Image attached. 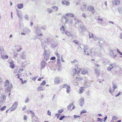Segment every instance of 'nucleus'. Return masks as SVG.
<instances>
[{
  "mask_svg": "<svg viewBox=\"0 0 122 122\" xmlns=\"http://www.w3.org/2000/svg\"><path fill=\"white\" fill-rule=\"evenodd\" d=\"M80 71H81L82 74L84 75L88 72L87 70L86 69H83L81 70L80 68H74L73 70V75H75L76 74H79Z\"/></svg>",
  "mask_w": 122,
  "mask_h": 122,
  "instance_id": "nucleus-1",
  "label": "nucleus"
},
{
  "mask_svg": "<svg viewBox=\"0 0 122 122\" xmlns=\"http://www.w3.org/2000/svg\"><path fill=\"white\" fill-rule=\"evenodd\" d=\"M4 87L5 88V92H8L11 90V89L12 88L13 86L11 84H10L9 81L8 80H6L5 82Z\"/></svg>",
  "mask_w": 122,
  "mask_h": 122,
  "instance_id": "nucleus-2",
  "label": "nucleus"
},
{
  "mask_svg": "<svg viewBox=\"0 0 122 122\" xmlns=\"http://www.w3.org/2000/svg\"><path fill=\"white\" fill-rule=\"evenodd\" d=\"M97 23L99 25L102 26H105L106 24L103 22V19L102 18H100V16H98V19L97 20Z\"/></svg>",
  "mask_w": 122,
  "mask_h": 122,
  "instance_id": "nucleus-3",
  "label": "nucleus"
},
{
  "mask_svg": "<svg viewBox=\"0 0 122 122\" xmlns=\"http://www.w3.org/2000/svg\"><path fill=\"white\" fill-rule=\"evenodd\" d=\"M95 41H98L99 45L100 46H102V44L103 43L104 40L103 39H101L98 38H96L94 39Z\"/></svg>",
  "mask_w": 122,
  "mask_h": 122,
  "instance_id": "nucleus-4",
  "label": "nucleus"
},
{
  "mask_svg": "<svg viewBox=\"0 0 122 122\" xmlns=\"http://www.w3.org/2000/svg\"><path fill=\"white\" fill-rule=\"evenodd\" d=\"M18 103L17 102H15L10 108V110L11 111H13L17 108L18 106Z\"/></svg>",
  "mask_w": 122,
  "mask_h": 122,
  "instance_id": "nucleus-5",
  "label": "nucleus"
},
{
  "mask_svg": "<svg viewBox=\"0 0 122 122\" xmlns=\"http://www.w3.org/2000/svg\"><path fill=\"white\" fill-rule=\"evenodd\" d=\"M84 47V55H89V54L88 52H87V53H86V50L88 49V46H87L84 45V46L83 45Z\"/></svg>",
  "mask_w": 122,
  "mask_h": 122,
  "instance_id": "nucleus-6",
  "label": "nucleus"
},
{
  "mask_svg": "<svg viewBox=\"0 0 122 122\" xmlns=\"http://www.w3.org/2000/svg\"><path fill=\"white\" fill-rule=\"evenodd\" d=\"M47 51L46 50L44 51V53L43 54V55H44V58L45 59H46V61H47L49 58V55L47 54Z\"/></svg>",
  "mask_w": 122,
  "mask_h": 122,
  "instance_id": "nucleus-7",
  "label": "nucleus"
},
{
  "mask_svg": "<svg viewBox=\"0 0 122 122\" xmlns=\"http://www.w3.org/2000/svg\"><path fill=\"white\" fill-rule=\"evenodd\" d=\"M46 64L47 63L46 62L44 61V60H43L41 63V69L44 68L46 66Z\"/></svg>",
  "mask_w": 122,
  "mask_h": 122,
  "instance_id": "nucleus-8",
  "label": "nucleus"
},
{
  "mask_svg": "<svg viewBox=\"0 0 122 122\" xmlns=\"http://www.w3.org/2000/svg\"><path fill=\"white\" fill-rule=\"evenodd\" d=\"M62 4L63 5L68 6L70 5V3L69 2L65 0H62Z\"/></svg>",
  "mask_w": 122,
  "mask_h": 122,
  "instance_id": "nucleus-9",
  "label": "nucleus"
},
{
  "mask_svg": "<svg viewBox=\"0 0 122 122\" xmlns=\"http://www.w3.org/2000/svg\"><path fill=\"white\" fill-rule=\"evenodd\" d=\"M120 1L119 0H112V3L114 5H118L120 3Z\"/></svg>",
  "mask_w": 122,
  "mask_h": 122,
  "instance_id": "nucleus-10",
  "label": "nucleus"
},
{
  "mask_svg": "<svg viewBox=\"0 0 122 122\" xmlns=\"http://www.w3.org/2000/svg\"><path fill=\"white\" fill-rule=\"evenodd\" d=\"M84 98L83 97H81L80 99L79 104L81 106H82L84 103Z\"/></svg>",
  "mask_w": 122,
  "mask_h": 122,
  "instance_id": "nucleus-11",
  "label": "nucleus"
},
{
  "mask_svg": "<svg viewBox=\"0 0 122 122\" xmlns=\"http://www.w3.org/2000/svg\"><path fill=\"white\" fill-rule=\"evenodd\" d=\"M25 52H22L21 54L20 55V58L22 59H25L26 58V56L25 55Z\"/></svg>",
  "mask_w": 122,
  "mask_h": 122,
  "instance_id": "nucleus-12",
  "label": "nucleus"
},
{
  "mask_svg": "<svg viewBox=\"0 0 122 122\" xmlns=\"http://www.w3.org/2000/svg\"><path fill=\"white\" fill-rule=\"evenodd\" d=\"M88 9L89 10L92 12L93 14H94L95 12V10H94L93 7V6H89L88 7Z\"/></svg>",
  "mask_w": 122,
  "mask_h": 122,
  "instance_id": "nucleus-13",
  "label": "nucleus"
},
{
  "mask_svg": "<svg viewBox=\"0 0 122 122\" xmlns=\"http://www.w3.org/2000/svg\"><path fill=\"white\" fill-rule=\"evenodd\" d=\"M54 81L55 83H58L60 82V80L58 77H56L55 78Z\"/></svg>",
  "mask_w": 122,
  "mask_h": 122,
  "instance_id": "nucleus-14",
  "label": "nucleus"
},
{
  "mask_svg": "<svg viewBox=\"0 0 122 122\" xmlns=\"http://www.w3.org/2000/svg\"><path fill=\"white\" fill-rule=\"evenodd\" d=\"M64 17L66 23H68L69 22V21L70 20V18L67 17L66 16H64Z\"/></svg>",
  "mask_w": 122,
  "mask_h": 122,
  "instance_id": "nucleus-15",
  "label": "nucleus"
},
{
  "mask_svg": "<svg viewBox=\"0 0 122 122\" xmlns=\"http://www.w3.org/2000/svg\"><path fill=\"white\" fill-rule=\"evenodd\" d=\"M89 37L90 38H93L94 39L96 38L95 36L91 33H89Z\"/></svg>",
  "mask_w": 122,
  "mask_h": 122,
  "instance_id": "nucleus-16",
  "label": "nucleus"
},
{
  "mask_svg": "<svg viewBox=\"0 0 122 122\" xmlns=\"http://www.w3.org/2000/svg\"><path fill=\"white\" fill-rule=\"evenodd\" d=\"M83 79V77L80 76H78L76 77V79L77 81H79Z\"/></svg>",
  "mask_w": 122,
  "mask_h": 122,
  "instance_id": "nucleus-17",
  "label": "nucleus"
},
{
  "mask_svg": "<svg viewBox=\"0 0 122 122\" xmlns=\"http://www.w3.org/2000/svg\"><path fill=\"white\" fill-rule=\"evenodd\" d=\"M66 15L67 16L70 17H73L74 16V15L71 13H68L66 14Z\"/></svg>",
  "mask_w": 122,
  "mask_h": 122,
  "instance_id": "nucleus-18",
  "label": "nucleus"
},
{
  "mask_svg": "<svg viewBox=\"0 0 122 122\" xmlns=\"http://www.w3.org/2000/svg\"><path fill=\"white\" fill-rule=\"evenodd\" d=\"M44 89V88H43L41 86L37 87V90L38 91H39L40 90L43 91Z\"/></svg>",
  "mask_w": 122,
  "mask_h": 122,
  "instance_id": "nucleus-19",
  "label": "nucleus"
},
{
  "mask_svg": "<svg viewBox=\"0 0 122 122\" xmlns=\"http://www.w3.org/2000/svg\"><path fill=\"white\" fill-rule=\"evenodd\" d=\"M114 50H110V54L111 56H113L114 55Z\"/></svg>",
  "mask_w": 122,
  "mask_h": 122,
  "instance_id": "nucleus-20",
  "label": "nucleus"
},
{
  "mask_svg": "<svg viewBox=\"0 0 122 122\" xmlns=\"http://www.w3.org/2000/svg\"><path fill=\"white\" fill-rule=\"evenodd\" d=\"M52 9H53L54 11H56L58 10V7L56 6H54L52 7Z\"/></svg>",
  "mask_w": 122,
  "mask_h": 122,
  "instance_id": "nucleus-21",
  "label": "nucleus"
},
{
  "mask_svg": "<svg viewBox=\"0 0 122 122\" xmlns=\"http://www.w3.org/2000/svg\"><path fill=\"white\" fill-rule=\"evenodd\" d=\"M36 33L38 36H43L42 33L40 31H36Z\"/></svg>",
  "mask_w": 122,
  "mask_h": 122,
  "instance_id": "nucleus-22",
  "label": "nucleus"
},
{
  "mask_svg": "<svg viewBox=\"0 0 122 122\" xmlns=\"http://www.w3.org/2000/svg\"><path fill=\"white\" fill-rule=\"evenodd\" d=\"M17 7L19 9H21L23 8V5L22 4H19L17 5Z\"/></svg>",
  "mask_w": 122,
  "mask_h": 122,
  "instance_id": "nucleus-23",
  "label": "nucleus"
},
{
  "mask_svg": "<svg viewBox=\"0 0 122 122\" xmlns=\"http://www.w3.org/2000/svg\"><path fill=\"white\" fill-rule=\"evenodd\" d=\"M10 67L12 68H13L14 67V64L12 62H10Z\"/></svg>",
  "mask_w": 122,
  "mask_h": 122,
  "instance_id": "nucleus-24",
  "label": "nucleus"
},
{
  "mask_svg": "<svg viewBox=\"0 0 122 122\" xmlns=\"http://www.w3.org/2000/svg\"><path fill=\"white\" fill-rule=\"evenodd\" d=\"M65 34L68 37H69L70 36H71V37L72 38V36L70 33L68 32V31H66L65 32Z\"/></svg>",
  "mask_w": 122,
  "mask_h": 122,
  "instance_id": "nucleus-25",
  "label": "nucleus"
},
{
  "mask_svg": "<svg viewBox=\"0 0 122 122\" xmlns=\"http://www.w3.org/2000/svg\"><path fill=\"white\" fill-rule=\"evenodd\" d=\"M86 8V5H82L81 6V9L82 10H84Z\"/></svg>",
  "mask_w": 122,
  "mask_h": 122,
  "instance_id": "nucleus-26",
  "label": "nucleus"
},
{
  "mask_svg": "<svg viewBox=\"0 0 122 122\" xmlns=\"http://www.w3.org/2000/svg\"><path fill=\"white\" fill-rule=\"evenodd\" d=\"M84 91V89L82 87L81 88L79 91V93H82Z\"/></svg>",
  "mask_w": 122,
  "mask_h": 122,
  "instance_id": "nucleus-27",
  "label": "nucleus"
},
{
  "mask_svg": "<svg viewBox=\"0 0 122 122\" xmlns=\"http://www.w3.org/2000/svg\"><path fill=\"white\" fill-rule=\"evenodd\" d=\"M46 84V81L45 80H44L42 81V83L40 84V85L41 86H42L45 85Z\"/></svg>",
  "mask_w": 122,
  "mask_h": 122,
  "instance_id": "nucleus-28",
  "label": "nucleus"
},
{
  "mask_svg": "<svg viewBox=\"0 0 122 122\" xmlns=\"http://www.w3.org/2000/svg\"><path fill=\"white\" fill-rule=\"evenodd\" d=\"M73 105V103L71 104L70 105L67 106V109L68 110H70L71 109V107Z\"/></svg>",
  "mask_w": 122,
  "mask_h": 122,
  "instance_id": "nucleus-29",
  "label": "nucleus"
},
{
  "mask_svg": "<svg viewBox=\"0 0 122 122\" xmlns=\"http://www.w3.org/2000/svg\"><path fill=\"white\" fill-rule=\"evenodd\" d=\"M44 41L46 43H48V42H50V39L48 38H46L45 39Z\"/></svg>",
  "mask_w": 122,
  "mask_h": 122,
  "instance_id": "nucleus-30",
  "label": "nucleus"
},
{
  "mask_svg": "<svg viewBox=\"0 0 122 122\" xmlns=\"http://www.w3.org/2000/svg\"><path fill=\"white\" fill-rule=\"evenodd\" d=\"M6 96L5 94L2 95V97H1V99H2L3 100H2L4 102V100L6 99Z\"/></svg>",
  "mask_w": 122,
  "mask_h": 122,
  "instance_id": "nucleus-31",
  "label": "nucleus"
},
{
  "mask_svg": "<svg viewBox=\"0 0 122 122\" xmlns=\"http://www.w3.org/2000/svg\"><path fill=\"white\" fill-rule=\"evenodd\" d=\"M47 10L49 13H52V10L50 8H48L47 9Z\"/></svg>",
  "mask_w": 122,
  "mask_h": 122,
  "instance_id": "nucleus-32",
  "label": "nucleus"
},
{
  "mask_svg": "<svg viewBox=\"0 0 122 122\" xmlns=\"http://www.w3.org/2000/svg\"><path fill=\"white\" fill-rule=\"evenodd\" d=\"M78 61L76 59L74 60L73 61L71 62V63L73 64H75L76 63H78Z\"/></svg>",
  "mask_w": 122,
  "mask_h": 122,
  "instance_id": "nucleus-33",
  "label": "nucleus"
},
{
  "mask_svg": "<svg viewBox=\"0 0 122 122\" xmlns=\"http://www.w3.org/2000/svg\"><path fill=\"white\" fill-rule=\"evenodd\" d=\"M117 51L118 53L120 55H122V53L118 49H117Z\"/></svg>",
  "mask_w": 122,
  "mask_h": 122,
  "instance_id": "nucleus-34",
  "label": "nucleus"
},
{
  "mask_svg": "<svg viewBox=\"0 0 122 122\" xmlns=\"http://www.w3.org/2000/svg\"><path fill=\"white\" fill-rule=\"evenodd\" d=\"M8 56H2V57L3 59H6L8 58Z\"/></svg>",
  "mask_w": 122,
  "mask_h": 122,
  "instance_id": "nucleus-35",
  "label": "nucleus"
},
{
  "mask_svg": "<svg viewBox=\"0 0 122 122\" xmlns=\"http://www.w3.org/2000/svg\"><path fill=\"white\" fill-rule=\"evenodd\" d=\"M71 90L70 89V86L69 87H68V88L66 90V92L67 93H69L70 92V91Z\"/></svg>",
  "mask_w": 122,
  "mask_h": 122,
  "instance_id": "nucleus-36",
  "label": "nucleus"
},
{
  "mask_svg": "<svg viewBox=\"0 0 122 122\" xmlns=\"http://www.w3.org/2000/svg\"><path fill=\"white\" fill-rule=\"evenodd\" d=\"M70 86L68 85H67L66 84H65L64 85V86L63 87V88H66V89L68 88V87H69Z\"/></svg>",
  "mask_w": 122,
  "mask_h": 122,
  "instance_id": "nucleus-37",
  "label": "nucleus"
},
{
  "mask_svg": "<svg viewBox=\"0 0 122 122\" xmlns=\"http://www.w3.org/2000/svg\"><path fill=\"white\" fill-rule=\"evenodd\" d=\"M61 30H65V28L64 26L62 25L61 26L60 28Z\"/></svg>",
  "mask_w": 122,
  "mask_h": 122,
  "instance_id": "nucleus-38",
  "label": "nucleus"
},
{
  "mask_svg": "<svg viewBox=\"0 0 122 122\" xmlns=\"http://www.w3.org/2000/svg\"><path fill=\"white\" fill-rule=\"evenodd\" d=\"M17 15L18 16V18H20V19H21L22 18V16L20 15L19 13H17Z\"/></svg>",
  "mask_w": 122,
  "mask_h": 122,
  "instance_id": "nucleus-39",
  "label": "nucleus"
},
{
  "mask_svg": "<svg viewBox=\"0 0 122 122\" xmlns=\"http://www.w3.org/2000/svg\"><path fill=\"white\" fill-rule=\"evenodd\" d=\"M75 20H76V21L75 22V23L76 25L77 24V23L78 24L80 22V21L78 20H76L75 19Z\"/></svg>",
  "mask_w": 122,
  "mask_h": 122,
  "instance_id": "nucleus-40",
  "label": "nucleus"
},
{
  "mask_svg": "<svg viewBox=\"0 0 122 122\" xmlns=\"http://www.w3.org/2000/svg\"><path fill=\"white\" fill-rule=\"evenodd\" d=\"M65 115H63L61 116L59 118L60 120H62L65 117Z\"/></svg>",
  "mask_w": 122,
  "mask_h": 122,
  "instance_id": "nucleus-41",
  "label": "nucleus"
},
{
  "mask_svg": "<svg viewBox=\"0 0 122 122\" xmlns=\"http://www.w3.org/2000/svg\"><path fill=\"white\" fill-rule=\"evenodd\" d=\"M118 11L120 14H122V8H119L118 9Z\"/></svg>",
  "mask_w": 122,
  "mask_h": 122,
  "instance_id": "nucleus-42",
  "label": "nucleus"
},
{
  "mask_svg": "<svg viewBox=\"0 0 122 122\" xmlns=\"http://www.w3.org/2000/svg\"><path fill=\"white\" fill-rule=\"evenodd\" d=\"M6 107V106H4L3 107H1L0 108V110L1 111H3L5 109Z\"/></svg>",
  "mask_w": 122,
  "mask_h": 122,
  "instance_id": "nucleus-43",
  "label": "nucleus"
},
{
  "mask_svg": "<svg viewBox=\"0 0 122 122\" xmlns=\"http://www.w3.org/2000/svg\"><path fill=\"white\" fill-rule=\"evenodd\" d=\"M25 19L27 20H29V17L27 15H25Z\"/></svg>",
  "mask_w": 122,
  "mask_h": 122,
  "instance_id": "nucleus-44",
  "label": "nucleus"
},
{
  "mask_svg": "<svg viewBox=\"0 0 122 122\" xmlns=\"http://www.w3.org/2000/svg\"><path fill=\"white\" fill-rule=\"evenodd\" d=\"M17 75L18 76L17 77V78H18L19 79H20V80L21 81H23V80L22 79L20 78L19 74H17L15 75V76H17Z\"/></svg>",
  "mask_w": 122,
  "mask_h": 122,
  "instance_id": "nucleus-45",
  "label": "nucleus"
},
{
  "mask_svg": "<svg viewBox=\"0 0 122 122\" xmlns=\"http://www.w3.org/2000/svg\"><path fill=\"white\" fill-rule=\"evenodd\" d=\"M4 102L2 100L0 99V107H1V106L2 105L3 103Z\"/></svg>",
  "mask_w": 122,
  "mask_h": 122,
  "instance_id": "nucleus-46",
  "label": "nucleus"
},
{
  "mask_svg": "<svg viewBox=\"0 0 122 122\" xmlns=\"http://www.w3.org/2000/svg\"><path fill=\"white\" fill-rule=\"evenodd\" d=\"M82 16L84 18H86L87 17V15L84 13L82 14Z\"/></svg>",
  "mask_w": 122,
  "mask_h": 122,
  "instance_id": "nucleus-47",
  "label": "nucleus"
},
{
  "mask_svg": "<svg viewBox=\"0 0 122 122\" xmlns=\"http://www.w3.org/2000/svg\"><path fill=\"white\" fill-rule=\"evenodd\" d=\"M4 51L3 47H0V52L1 53L2 52Z\"/></svg>",
  "mask_w": 122,
  "mask_h": 122,
  "instance_id": "nucleus-48",
  "label": "nucleus"
},
{
  "mask_svg": "<svg viewBox=\"0 0 122 122\" xmlns=\"http://www.w3.org/2000/svg\"><path fill=\"white\" fill-rule=\"evenodd\" d=\"M117 117H116L115 116H113L112 119L113 120H115L116 119H117Z\"/></svg>",
  "mask_w": 122,
  "mask_h": 122,
  "instance_id": "nucleus-49",
  "label": "nucleus"
},
{
  "mask_svg": "<svg viewBox=\"0 0 122 122\" xmlns=\"http://www.w3.org/2000/svg\"><path fill=\"white\" fill-rule=\"evenodd\" d=\"M95 72L97 74H98L99 73V70H98L96 68L95 70Z\"/></svg>",
  "mask_w": 122,
  "mask_h": 122,
  "instance_id": "nucleus-50",
  "label": "nucleus"
},
{
  "mask_svg": "<svg viewBox=\"0 0 122 122\" xmlns=\"http://www.w3.org/2000/svg\"><path fill=\"white\" fill-rule=\"evenodd\" d=\"M29 98H28L27 97V98H26V99L25 100V103H26L28 102H29Z\"/></svg>",
  "mask_w": 122,
  "mask_h": 122,
  "instance_id": "nucleus-51",
  "label": "nucleus"
},
{
  "mask_svg": "<svg viewBox=\"0 0 122 122\" xmlns=\"http://www.w3.org/2000/svg\"><path fill=\"white\" fill-rule=\"evenodd\" d=\"M117 88V87L114 84H113V89L114 90V91L115 90V89L116 88Z\"/></svg>",
  "mask_w": 122,
  "mask_h": 122,
  "instance_id": "nucleus-52",
  "label": "nucleus"
},
{
  "mask_svg": "<svg viewBox=\"0 0 122 122\" xmlns=\"http://www.w3.org/2000/svg\"><path fill=\"white\" fill-rule=\"evenodd\" d=\"M80 28L81 30L84 29V30H85V29L84 26L83 25L81 26L80 27Z\"/></svg>",
  "mask_w": 122,
  "mask_h": 122,
  "instance_id": "nucleus-53",
  "label": "nucleus"
},
{
  "mask_svg": "<svg viewBox=\"0 0 122 122\" xmlns=\"http://www.w3.org/2000/svg\"><path fill=\"white\" fill-rule=\"evenodd\" d=\"M35 38H34V39L35 40L36 39H39L41 41L42 40V39H41L40 37L39 38L38 36H35Z\"/></svg>",
  "mask_w": 122,
  "mask_h": 122,
  "instance_id": "nucleus-54",
  "label": "nucleus"
},
{
  "mask_svg": "<svg viewBox=\"0 0 122 122\" xmlns=\"http://www.w3.org/2000/svg\"><path fill=\"white\" fill-rule=\"evenodd\" d=\"M63 111V109H61L59 110L58 111V112L59 113H61Z\"/></svg>",
  "mask_w": 122,
  "mask_h": 122,
  "instance_id": "nucleus-55",
  "label": "nucleus"
},
{
  "mask_svg": "<svg viewBox=\"0 0 122 122\" xmlns=\"http://www.w3.org/2000/svg\"><path fill=\"white\" fill-rule=\"evenodd\" d=\"M46 27L45 26H43L41 27V29H42L43 30H45L46 29Z\"/></svg>",
  "mask_w": 122,
  "mask_h": 122,
  "instance_id": "nucleus-56",
  "label": "nucleus"
},
{
  "mask_svg": "<svg viewBox=\"0 0 122 122\" xmlns=\"http://www.w3.org/2000/svg\"><path fill=\"white\" fill-rule=\"evenodd\" d=\"M73 42L75 43L76 44H78L79 43V41H78L77 40H74L73 41Z\"/></svg>",
  "mask_w": 122,
  "mask_h": 122,
  "instance_id": "nucleus-57",
  "label": "nucleus"
},
{
  "mask_svg": "<svg viewBox=\"0 0 122 122\" xmlns=\"http://www.w3.org/2000/svg\"><path fill=\"white\" fill-rule=\"evenodd\" d=\"M31 116L33 117H35L36 118H37V117H36V116L35 115L34 113H33L31 114Z\"/></svg>",
  "mask_w": 122,
  "mask_h": 122,
  "instance_id": "nucleus-58",
  "label": "nucleus"
},
{
  "mask_svg": "<svg viewBox=\"0 0 122 122\" xmlns=\"http://www.w3.org/2000/svg\"><path fill=\"white\" fill-rule=\"evenodd\" d=\"M74 117L75 118H77L78 117H80V116L75 115H74Z\"/></svg>",
  "mask_w": 122,
  "mask_h": 122,
  "instance_id": "nucleus-59",
  "label": "nucleus"
},
{
  "mask_svg": "<svg viewBox=\"0 0 122 122\" xmlns=\"http://www.w3.org/2000/svg\"><path fill=\"white\" fill-rule=\"evenodd\" d=\"M97 119H98V120H97V121H100L101 122H102V120L101 118L98 117L97 118Z\"/></svg>",
  "mask_w": 122,
  "mask_h": 122,
  "instance_id": "nucleus-60",
  "label": "nucleus"
},
{
  "mask_svg": "<svg viewBox=\"0 0 122 122\" xmlns=\"http://www.w3.org/2000/svg\"><path fill=\"white\" fill-rule=\"evenodd\" d=\"M47 114L48 115L50 116L51 115V113L49 110H48L47 111Z\"/></svg>",
  "mask_w": 122,
  "mask_h": 122,
  "instance_id": "nucleus-61",
  "label": "nucleus"
},
{
  "mask_svg": "<svg viewBox=\"0 0 122 122\" xmlns=\"http://www.w3.org/2000/svg\"><path fill=\"white\" fill-rule=\"evenodd\" d=\"M86 112L85 111V110H83V111H81V113H80V114H83V113H86Z\"/></svg>",
  "mask_w": 122,
  "mask_h": 122,
  "instance_id": "nucleus-62",
  "label": "nucleus"
},
{
  "mask_svg": "<svg viewBox=\"0 0 122 122\" xmlns=\"http://www.w3.org/2000/svg\"><path fill=\"white\" fill-rule=\"evenodd\" d=\"M56 59V57H55L53 56L52 57H51L50 59L51 60H55Z\"/></svg>",
  "mask_w": 122,
  "mask_h": 122,
  "instance_id": "nucleus-63",
  "label": "nucleus"
},
{
  "mask_svg": "<svg viewBox=\"0 0 122 122\" xmlns=\"http://www.w3.org/2000/svg\"><path fill=\"white\" fill-rule=\"evenodd\" d=\"M86 94L87 95H90V92L89 91H88L86 93Z\"/></svg>",
  "mask_w": 122,
  "mask_h": 122,
  "instance_id": "nucleus-64",
  "label": "nucleus"
}]
</instances>
